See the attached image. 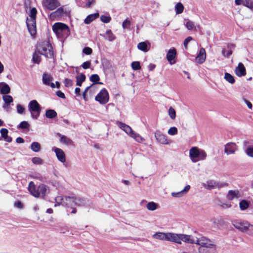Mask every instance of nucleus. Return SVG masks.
Listing matches in <instances>:
<instances>
[{"instance_id":"69168bd1","label":"nucleus","mask_w":253,"mask_h":253,"mask_svg":"<svg viewBox=\"0 0 253 253\" xmlns=\"http://www.w3.org/2000/svg\"><path fill=\"white\" fill-rule=\"evenodd\" d=\"M192 38L191 37H190V36H189V37H187V38L185 39V40H184V43H183V44H184V47H185V49H187V45H188V42H190V41H192Z\"/></svg>"},{"instance_id":"f03ea898","label":"nucleus","mask_w":253,"mask_h":253,"mask_svg":"<svg viewBox=\"0 0 253 253\" xmlns=\"http://www.w3.org/2000/svg\"><path fill=\"white\" fill-rule=\"evenodd\" d=\"M232 224L235 228L242 232L253 235V225L248 221L234 220L232 221Z\"/></svg>"},{"instance_id":"e2e57ef3","label":"nucleus","mask_w":253,"mask_h":253,"mask_svg":"<svg viewBox=\"0 0 253 253\" xmlns=\"http://www.w3.org/2000/svg\"><path fill=\"white\" fill-rule=\"evenodd\" d=\"M64 84L66 87L71 86L73 85V81L69 79H65L64 80Z\"/></svg>"},{"instance_id":"e433bc0d","label":"nucleus","mask_w":253,"mask_h":253,"mask_svg":"<svg viewBox=\"0 0 253 253\" xmlns=\"http://www.w3.org/2000/svg\"><path fill=\"white\" fill-rule=\"evenodd\" d=\"M146 208L148 210L153 211L157 209L158 205L154 202H150L147 204Z\"/></svg>"},{"instance_id":"de8ad7c7","label":"nucleus","mask_w":253,"mask_h":253,"mask_svg":"<svg viewBox=\"0 0 253 253\" xmlns=\"http://www.w3.org/2000/svg\"><path fill=\"white\" fill-rule=\"evenodd\" d=\"M26 24H27V26H32V25H36V18H27Z\"/></svg>"},{"instance_id":"13d9d810","label":"nucleus","mask_w":253,"mask_h":253,"mask_svg":"<svg viewBox=\"0 0 253 253\" xmlns=\"http://www.w3.org/2000/svg\"><path fill=\"white\" fill-rule=\"evenodd\" d=\"M37 13V11L36 8L33 7L30 10V14L29 15V18H36V14Z\"/></svg>"},{"instance_id":"052dcab7","label":"nucleus","mask_w":253,"mask_h":253,"mask_svg":"<svg viewBox=\"0 0 253 253\" xmlns=\"http://www.w3.org/2000/svg\"><path fill=\"white\" fill-rule=\"evenodd\" d=\"M101 21L104 23H109L111 20V17L110 16H107L105 15H101L100 17Z\"/></svg>"},{"instance_id":"2eb2a0df","label":"nucleus","mask_w":253,"mask_h":253,"mask_svg":"<svg viewBox=\"0 0 253 253\" xmlns=\"http://www.w3.org/2000/svg\"><path fill=\"white\" fill-rule=\"evenodd\" d=\"M176 55V50L174 47L169 50L167 54V59L169 64L172 65L175 63L174 58Z\"/></svg>"},{"instance_id":"603ef678","label":"nucleus","mask_w":253,"mask_h":253,"mask_svg":"<svg viewBox=\"0 0 253 253\" xmlns=\"http://www.w3.org/2000/svg\"><path fill=\"white\" fill-rule=\"evenodd\" d=\"M30 126L29 124L26 121L22 122L18 126V127L22 129L28 128Z\"/></svg>"},{"instance_id":"a878e982","label":"nucleus","mask_w":253,"mask_h":253,"mask_svg":"<svg viewBox=\"0 0 253 253\" xmlns=\"http://www.w3.org/2000/svg\"><path fill=\"white\" fill-rule=\"evenodd\" d=\"M57 135L59 137H60V141L62 143L66 145H71L73 144V141L71 139L68 138L67 136L63 135L60 133H58Z\"/></svg>"},{"instance_id":"79ce46f5","label":"nucleus","mask_w":253,"mask_h":253,"mask_svg":"<svg viewBox=\"0 0 253 253\" xmlns=\"http://www.w3.org/2000/svg\"><path fill=\"white\" fill-rule=\"evenodd\" d=\"M211 221L213 224V226L215 228H219V226L221 225L222 220L220 218H214L211 219Z\"/></svg>"},{"instance_id":"b1692460","label":"nucleus","mask_w":253,"mask_h":253,"mask_svg":"<svg viewBox=\"0 0 253 253\" xmlns=\"http://www.w3.org/2000/svg\"><path fill=\"white\" fill-rule=\"evenodd\" d=\"M249 141H245L244 142L245 146L246 147L245 152L249 157L253 158V146L249 145Z\"/></svg>"},{"instance_id":"6ab92c4d","label":"nucleus","mask_w":253,"mask_h":253,"mask_svg":"<svg viewBox=\"0 0 253 253\" xmlns=\"http://www.w3.org/2000/svg\"><path fill=\"white\" fill-rule=\"evenodd\" d=\"M235 72L236 75L239 77L245 76L246 70L244 64L242 63H239L238 66L235 69Z\"/></svg>"},{"instance_id":"1a4fd4ad","label":"nucleus","mask_w":253,"mask_h":253,"mask_svg":"<svg viewBox=\"0 0 253 253\" xmlns=\"http://www.w3.org/2000/svg\"><path fill=\"white\" fill-rule=\"evenodd\" d=\"M195 244L207 248H212L215 246L213 243L209 239L202 236L199 238L195 239Z\"/></svg>"},{"instance_id":"cd10ccee","label":"nucleus","mask_w":253,"mask_h":253,"mask_svg":"<svg viewBox=\"0 0 253 253\" xmlns=\"http://www.w3.org/2000/svg\"><path fill=\"white\" fill-rule=\"evenodd\" d=\"M99 15V13H98L89 15L84 19V22L86 24H88L90 23H91L93 20L98 17Z\"/></svg>"},{"instance_id":"338daca9","label":"nucleus","mask_w":253,"mask_h":253,"mask_svg":"<svg viewBox=\"0 0 253 253\" xmlns=\"http://www.w3.org/2000/svg\"><path fill=\"white\" fill-rule=\"evenodd\" d=\"M90 62L89 61L84 62L82 65V67L84 69L89 68L90 67Z\"/></svg>"},{"instance_id":"49530a36","label":"nucleus","mask_w":253,"mask_h":253,"mask_svg":"<svg viewBox=\"0 0 253 253\" xmlns=\"http://www.w3.org/2000/svg\"><path fill=\"white\" fill-rule=\"evenodd\" d=\"M131 66L132 69L134 70H138L141 68L140 62L138 61L132 62L131 63Z\"/></svg>"},{"instance_id":"4468645a","label":"nucleus","mask_w":253,"mask_h":253,"mask_svg":"<svg viewBox=\"0 0 253 253\" xmlns=\"http://www.w3.org/2000/svg\"><path fill=\"white\" fill-rule=\"evenodd\" d=\"M206 59V53L204 48H200L199 52L195 59V62L198 64L203 63Z\"/></svg>"},{"instance_id":"412c9836","label":"nucleus","mask_w":253,"mask_h":253,"mask_svg":"<svg viewBox=\"0 0 253 253\" xmlns=\"http://www.w3.org/2000/svg\"><path fill=\"white\" fill-rule=\"evenodd\" d=\"M152 238L160 240L166 241L167 240V232H156L152 235Z\"/></svg>"},{"instance_id":"09e8293b","label":"nucleus","mask_w":253,"mask_h":253,"mask_svg":"<svg viewBox=\"0 0 253 253\" xmlns=\"http://www.w3.org/2000/svg\"><path fill=\"white\" fill-rule=\"evenodd\" d=\"M33 163L36 165H42L43 163V160L39 157H34L32 159Z\"/></svg>"},{"instance_id":"3c124183","label":"nucleus","mask_w":253,"mask_h":253,"mask_svg":"<svg viewBox=\"0 0 253 253\" xmlns=\"http://www.w3.org/2000/svg\"><path fill=\"white\" fill-rule=\"evenodd\" d=\"M99 80L100 78L99 76L97 74H93L91 75L90 77V80L94 83H98Z\"/></svg>"},{"instance_id":"7ed1b4c3","label":"nucleus","mask_w":253,"mask_h":253,"mask_svg":"<svg viewBox=\"0 0 253 253\" xmlns=\"http://www.w3.org/2000/svg\"><path fill=\"white\" fill-rule=\"evenodd\" d=\"M52 29L58 38H66L70 35L69 28L62 23H55L52 26Z\"/></svg>"},{"instance_id":"bf43d9fd","label":"nucleus","mask_w":253,"mask_h":253,"mask_svg":"<svg viewBox=\"0 0 253 253\" xmlns=\"http://www.w3.org/2000/svg\"><path fill=\"white\" fill-rule=\"evenodd\" d=\"M130 25V20L127 18L122 23V27L124 29L128 28Z\"/></svg>"},{"instance_id":"6e6d98bb","label":"nucleus","mask_w":253,"mask_h":253,"mask_svg":"<svg viewBox=\"0 0 253 253\" xmlns=\"http://www.w3.org/2000/svg\"><path fill=\"white\" fill-rule=\"evenodd\" d=\"M168 133L171 135H175L177 133V129L176 127H171L168 130Z\"/></svg>"},{"instance_id":"9d476101","label":"nucleus","mask_w":253,"mask_h":253,"mask_svg":"<svg viewBox=\"0 0 253 253\" xmlns=\"http://www.w3.org/2000/svg\"><path fill=\"white\" fill-rule=\"evenodd\" d=\"M95 99L101 104H106L109 100V94L107 90L105 88L101 89Z\"/></svg>"},{"instance_id":"bb28decb","label":"nucleus","mask_w":253,"mask_h":253,"mask_svg":"<svg viewBox=\"0 0 253 253\" xmlns=\"http://www.w3.org/2000/svg\"><path fill=\"white\" fill-rule=\"evenodd\" d=\"M8 132V130L6 128H1L0 130L1 136L3 138V139L6 141L8 142H10L12 141V138L7 135Z\"/></svg>"},{"instance_id":"473e14b6","label":"nucleus","mask_w":253,"mask_h":253,"mask_svg":"<svg viewBox=\"0 0 253 253\" xmlns=\"http://www.w3.org/2000/svg\"><path fill=\"white\" fill-rule=\"evenodd\" d=\"M224 78L226 81L231 84H233L235 82L234 77L228 73H225L224 74Z\"/></svg>"},{"instance_id":"ddd939ff","label":"nucleus","mask_w":253,"mask_h":253,"mask_svg":"<svg viewBox=\"0 0 253 253\" xmlns=\"http://www.w3.org/2000/svg\"><path fill=\"white\" fill-rule=\"evenodd\" d=\"M155 137L158 141L163 144H168L169 143V140L167 136L159 130L156 131L155 133Z\"/></svg>"},{"instance_id":"5701e85b","label":"nucleus","mask_w":253,"mask_h":253,"mask_svg":"<svg viewBox=\"0 0 253 253\" xmlns=\"http://www.w3.org/2000/svg\"><path fill=\"white\" fill-rule=\"evenodd\" d=\"M239 197L240 193L238 190H230L227 195V198L229 200H232L235 198H238Z\"/></svg>"},{"instance_id":"8fccbe9b","label":"nucleus","mask_w":253,"mask_h":253,"mask_svg":"<svg viewBox=\"0 0 253 253\" xmlns=\"http://www.w3.org/2000/svg\"><path fill=\"white\" fill-rule=\"evenodd\" d=\"M64 10L62 8H59L56 11L52 13V15L54 16H61L63 15Z\"/></svg>"},{"instance_id":"aec40b11","label":"nucleus","mask_w":253,"mask_h":253,"mask_svg":"<svg viewBox=\"0 0 253 253\" xmlns=\"http://www.w3.org/2000/svg\"><path fill=\"white\" fill-rule=\"evenodd\" d=\"M195 239L193 238L191 236L184 234H180L179 236V242L181 243V242L190 244H195Z\"/></svg>"},{"instance_id":"f8f14e48","label":"nucleus","mask_w":253,"mask_h":253,"mask_svg":"<svg viewBox=\"0 0 253 253\" xmlns=\"http://www.w3.org/2000/svg\"><path fill=\"white\" fill-rule=\"evenodd\" d=\"M238 150V147L235 143L229 142L224 145V152L227 155L234 154Z\"/></svg>"},{"instance_id":"c85d7f7f","label":"nucleus","mask_w":253,"mask_h":253,"mask_svg":"<svg viewBox=\"0 0 253 253\" xmlns=\"http://www.w3.org/2000/svg\"><path fill=\"white\" fill-rule=\"evenodd\" d=\"M76 78L77 80V85L81 86L82 83L85 80L86 77L84 74L81 73L77 75Z\"/></svg>"},{"instance_id":"0e129e2a","label":"nucleus","mask_w":253,"mask_h":253,"mask_svg":"<svg viewBox=\"0 0 253 253\" xmlns=\"http://www.w3.org/2000/svg\"><path fill=\"white\" fill-rule=\"evenodd\" d=\"M171 196L173 197H176V198H179L183 196H184L183 193L181 191L178 192H172L171 193Z\"/></svg>"},{"instance_id":"864d4df0","label":"nucleus","mask_w":253,"mask_h":253,"mask_svg":"<svg viewBox=\"0 0 253 253\" xmlns=\"http://www.w3.org/2000/svg\"><path fill=\"white\" fill-rule=\"evenodd\" d=\"M199 155L198 156V161L204 160L207 157V154L204 150L199 151Z\"/></svg>"},{"instance_id":"a18cd8bd","label":"nucleus","mask_w":253,"mask_h":253,"mask_svg":"<svg viewBox=\"0 0 253 253\" xmlns=\"http://www.w3.org/2000/svg\"><path fill=\"white\" fill-rule=\"evenodd\" d=\"M169 115L171 119H175L176 117V112L172 107H170L169 109Z\"/></svg>"},{"instance_id":"a211bd4d","label":"nucleus","mask_w":253,"mask_h":253,"mask_svg":"<svg viewBox=\"0 0 253 253\" xmlns=\"http://www.w3.org/2000/svg\"><path fill=\"white\" fill-rule=\"evenodd\" d=\"M199 150L195 147H192L189 151V156L193 162H197L198 161Z\"/></svg>"},{"instance_id":"20e7f679","label":"nucleus","mask_w":253,"mask_h":253,"mask_svg":"<svg viewBox=\"0 0 253 253\" xmlns=\"http://www.w3.org/2000/svg\"><path fill=\"white\" fill-rule=\"evenodd\" d=\"M38 51L40 54L43 55L47 58H51L53 56V51L51 45L46 42H44L39 44Z\"/></svg>"},{"instance_id":"c9c22d12","label":"nucleus","mask_w":253,"mask_h":253,"mask_svg":"<svg viewBox=\"0 0 253 253\" xmlns=\"http://www.w3.org/2000/svg\"><path fill=\"white\" fill-rule=\"evenodd\" d=\"M2 98L5 102V105L3 106V107H5V105L8 106L13 100L12 97L9 95H3Z\"/></svg>"},{"instance_id":"dca6fc26","label":"nucleus","mask_w":253,"mask_h":253,"mask_svg":"<svg viewBox=\"0 0 253 253\" xmlns=\"http://www.w3.org/2000/svg\"><path fill=\"white\" fill-rule=\"evenodd\" d=\"M53 149L58 161L63 163L65 162L66 156L64 152L61 149L58 148H53Z\"/></svg>"},{"instance_id":"72a5a7b5","label":"nucleus","mask_w":253,"mask_h":253,"mask_svg":"<svg viewBox=\"0 0 253 253\" xmlns=\"http://www.w3.org/2000/svg\"><path fill=\"white\" fill-rule=\"evenodd\" d=\"M85 205V200L79 197L75 196V206H82Z\"/></svg>"},{"instance_id":"4c0bfd02","label":"nucleus","mask_w":253,"mask_h":253,"mask_svg":"<svg viewBox=\"0 0 253 253\" xmlns=\"http://www.w3.org/2000/svg\"><path fill=\"white\" fill-rule=\"evenodd\" d=\"M239 207L242 211L247 209L249 207V203L246 200H242L239 203Z\"/></svg>"},{"instance_id":"7c9ffc66","label":"nucleus","mask_w":253,"mask_h":253,"mask_svg":"<svg viewBox=\"0 0 253 253\" xmlns=\"http://www.w3.org/2000/svg\"><path fill=\"white\" fill-rule=\"evenodd\" d=\"M185 26L188 30H196V27L195 25L194 22L187 20L185 24Z\"/></svg>"},{"instance_id":"58836bf2","label":"nucleus","mask_w":253,"mask_h":253,"mask_svg":"<svg viewBox=\"0 0 253 253\" xmlns=\"http://www.w3.org/2000/svg\"><path fill=\"white\" fill-rule=\"evenodd\" d=\"M40 53L38 52H35L33 55L32 61L33 62L36 64H39L41 62V56Z\"/></svg>"},{"instance_id":"5fc2aeb1","label":"nucleus","mask_w":253,"mask_h":253,"mask_svg":"<svg viewBox=\"0 0 253 253\" xmlns=\"http://www.w3.org/2000/svg\"><path fill=\"white\" fill-rule=\"evenodd\" d=\"M222 54L225 57L228 58L232 54V51L231 50H226L225 49H223Z\"/></svg>"},{"instance_id":"680f3d73","label":"nucleus","mask_w":253,"mask_h":253,"mask_svg":"<svg viewBox=\"0 0 253 253\" xmlns=\"http://www.w3.org/2000/svg\"><path fill=\"white\" fill-rule=\"evenodd\" d=\"M83 52L86 55H90L92 53V50L89 47H85L83 49Z\"/></svg>"},{"instance_id":"4d7b16f0","label":"nucleus","mask_w":253,"mask_h":253,"mask_svg":"<svg viewBox=\"0 0 253 253\" xmlns=\"http://www.w3.org/2000/svg\"><path fill=\"white\" fill-rule=\"evenodd\" d=\"M16 109H17V112L18 114H24L25 112V108L20 104H18L16 106Z\"/></svg>"},{"instance_id":"2f4dec72","label":"nucleus","mask_w":253,"mask_h":253,"mask_svg":"<svg viewBox=\"0 0 253 253\" xmlns=\"http://www.w3.org/2000/svg\"><path fill=\"white\" fill-rule=\"evenodd\" d=\"M31 149L35 152H38L41 149V145L37 142H33L31 145Z\"/></svg>"},{"instance_id":"f704fd0d","label":"nucleus","mask_w":253,"mask_h":253,"mask_svg":"<svg viewBox=\"0 0 253 253\" xmlns=\"http://www.w3.org/2000/svg\"><path fill=\"white\" fill-rule=\"evenodd\" d=\"M138 48L144 52H147L149 50L148 48V45L145 42H140L137 44Z\"/></svg>"},{"instance_id":"393cba45","label":"nucleus","mask_w":253,"mask_h":253,"mask_svg":"<svg viewBox=\"0 0 253 253\" xmlns=\"http://www.w3.org/2000/svg\"><path fill=\"white\" fill-rule=\"evenodd\" d=\"M10 88L9 85L4 83H0V91L1 94H6L10 92Z\"/></svg>"},{"instance_id":"ea45409f","label":"nucleus","mask_w":253,"mask_h":253,"mask_svg":"<svg viewBox=\"0 0 253 253\" xmlns=\"http://www.w3.org/2000/svg\"><path fill=\"white\" fill-rule=\"evenodd\" d=\"M175 9L177 14H180L183 11L184 6L181 2H178L175 6Z\"/></svg>"},{"instance_id":"a19ab883","label":"nucleus","mask_w":253,"mask_h":253,"mask_svg":"<svg viewBox=\"0 0 253 253\" xmlns=\"http://www.w3.org/2000/svg\"><path fill=\"white\" fill-rule=\"evenodd\" d=\"M106 35L107 39L110 42L113 41L116 39L115 36L112 33L111 30H107L106 32Z\"/></svg>"},{"instance_id":"c756f323","label":"nucleus","mask_w":253,"mask_h":253,"mask_svg":"<svg viewBox=\"0 0 253 253\" xmlns=\"http://www.w3.org/2000/svg\"><path fill=\"white\" fill-rule=\"evenodd\" d=\"M45 115L47 118L53 119L57 116V113L54 110L48 109L46 111Z\"/></svg>"},{"instance_id":"9b49d317","label":"nucleus","mask_w":253,"mask_h":253,"mask_svg":"<svg viewBox=\"0 0 253 253\" xmlns=\"http://www.w3.org/2000/svg\"><path fill=\"white\" fill-rule=\"evenodd\" d=\"M42 5L46 8L52 10L60 5V3L57 0H43Z\"/></svg>"},{"instance_id":"f3484780","label":"nucleus","mask_w":253,"mask_h":253,"mask_svg":"<svg viewBox=\"0 0 253 253\" xmlns=\"http://www.w3.org/2000/svg\"><path fill=\"white\" fill-rule=\"evenodd\" d=\"M179 236L180 234L167 232V241L174 242L178 244H181V243L179 242Z\"/></svg>"},{"instance_id":"6e6552de","label":"nucleus","mask_w":253,"mask_h":253,"mask_svg":"<svg viewBox=\"0 0 253 253\" xmlns=\"http://www.w3.org/2000/svg\"><path fill=\"white\" fill-rule=\"evenodd\" d=\"M202 185L204 188L210 190L216 188L220 189L228 186L227 183L217 182L214 180H208L205 182L202 183Z\"/></svg>"},{"instance_id":"0eeeda50","label":"nucleus","mask_w":253,"mask_h":253,"mask_svg":"<svg viewBox=\"0 0 253 253\" xmlns=\"http://www.w3.org/2000/svg\"><path fill=\"white\" fill-rule=\"evenodd\" d=\"M28 110L32 118L37 119L41 113V106L35 100L31 101L28 104Z\"/></svg>"},{"instance_id":"f257e3e1","label":"nucleus","mask_w":253,"mask_h":253,"mask_svg":"<svg viewBox=\"0 0 253 253\" xmlns=\"http://www.w3.org/2000/svg\"><path fill=\"white\" fill-rule=\"evenodd\" d=\"M28 190L30 193L35 197H44L49 192L48 187L43 184H41L36 189V185L34 182L31 181L29 183Z\"/></svg>"},{"instance_id":"4be33fe9","label":"nucleus","mask_w":253,"mask_h":253,"mask_svg":"<svg viewBox=\"0 0 253 253\" xmlns=\"http://www.w3.org/2000/svg\"><path fill=\"white\" fill-rule=\"evenodd\" d=\"M42 82L43 83L47 85H49L50 83L53 80L52 76L46 73H45L42 75Z\"/></svg>"},{"instance_id":"774afa93","label":"nucleus","mask_w":253,"mask_h":253,"mask_svg":"<svg viewBox=\"0 0 253 253\" xmlns=\"http://www.w3.org/2000/svg\"><path fill=\"white\" fill-rule=\"evenodd\" d=\"M14 206L18 209H22L23 208V204L20 201H17L15 202Z\"/></svg>"},{"instance_id":"c03bdc74","label":"nucleus","mask_w":253,"mask_h":253,"mask_svg":"<svg viewBox=\"0 0 253 253\" xmlns=\"http://www.w3.org/2000/svg\"><path fill=\"white\" fill-rule=\"evenodd\" d=\"M243 5L253 10V1L249 0H244Z\"/></svg>"},{"instance_id":"37998d69","label":"nucleus","mask_w":253,"mask_h":253,"mask_svg":"<svg viewBox=\"0 0 253 253\" xmlns=\"http://www.w3.org/2000/svg\"><path fill=\"white\" fill-rule=\"evenodd\" d=\"M28 31L31 34V36H34L36 34L37 29H36V25H32L30 26H27Z\"/></svg>"},{"instance_id":"39448f33","label":"nucleus","mask_w":253,"mask_h":253,"mask_svg":"<svg viewBox=\"0 0 253 253\" xmlns=\"http://www.w3.org/2000/svg\"><path fill=\"white\" fill-rule=\"evenodd\" d=\"M118 126L137 142H142L144 140V139L139 134L135 132L129 126L122 122L118 123Z\"/></svg>"},{"instance_id":"423d86ee","label":"nucleus","mask_w":253,"mask_h":253,"mask_svg":"<svg viewBox=\"0 0 253 253\" xmlns=\"http://www.w3.org/2000/svg\"><path fill=\"white\" fill-rule=\"evenodd\" d=\"M57 204L55 206L62 205L68 207H72L75 206V196H57L55 199Z\"/></svg>"}]
</instances>
